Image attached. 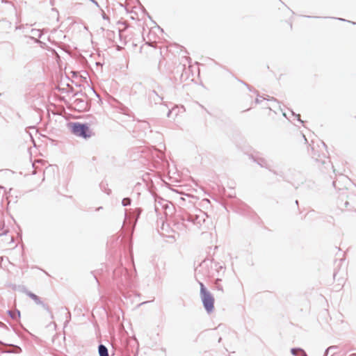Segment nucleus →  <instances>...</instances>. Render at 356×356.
Masks as SVG:
<instances>
[{"mask_svg":"<svg viewBox=\"0 0 356 356\" xmlns=\"http://www.w3.org/2000/svg\"><path fill=\"white\" fill-rule=\"evenodd\" d=\"M291 143L293 147L297 151L302 152L305 149H309L305 136L300 131L292 136Z\"/></svg>","mask_w":356,"mask_h":356,"instance_id":"obj_1","label":"nucleus"},{"mask_svg":"<svg viewBox=\"0 0 356 356\" xmlns=\"http://www.w3.org/2000/svg\"><path fill=\"white\" fill-rule=\"evenodd\" d=\"M200 285L202 301L206 310L210 313L214 308V298L213 296L205 289L202 283L200 282Z\"/></svg>","mask_w":356,"mask_h":356,"instance_id":"obj_2","label":"nucleus"},{"mask_svg":"<svg viewBox=\"0 0 356 356\" xmlns=\"http://www.w3.org/2000/svg\"><path fill=\"white\" fill-rule=\"evenodd\" d=\"M73 133L79 136H82L83 138L90 137L91 135V132L89 130V128L81 124H74L72 127Z\"/></svg>","mask_w":356,"mask_h":356,"instance_id":"obj_3","label":"nucleus"},{"mask_svg":"<svg viewBox=\"0 0 356 356\" xmlns=\"http://www.w3.org/2000/svg\"><path fill=\"white\" fill-rule=\"evenodd\" d=\"M311 150H312V152H311L312 158L314 159L316 161L319 160L321 158V156L324 155L323 146L321 147L320 146H317V147H316L314 146H312Z\"/></svg>","mask_w":356,"mask_h":356,"instance_id":"obj_4","label":"nucleus"},{"mask_svg":"<svg viewBox=\"0 0 356 356\" xmlns=\"http://www.w3.org/2000/svg\"><path fill=\"white\" fill-rule=\"evenodd\" d=\"M99 356H108V350L104 345L99 346Z\"/></svg>","mask_w":356,"mask_h":356,"instance_id":"obj_5","label":"nucleus"},{"mask_svg":"<svg viewBox=\"0 0 356 356\" xmlns=\"http://www.w3.org/2000/svg\"><path fill=\"white\" fill-rule=\"evenodd\" d=\"M130 203H131V200L129 198H124L122 200V204L124 206H127V205L130 204Z\"/></svg>","mask_w":356,"mask_h":356,"instance_id":"obj_6","label":"nucleus"},{"mask_svg":"<svg viewBox=\"0 0 356 356\" xmlns=\"http://www.w3.org/2000/svg\"><path fill=\"white\" fill-rule=\"evenodd\" d=\"M29 296H30L33 300H35V301H36V302L39 300L38 297L36 295L33 294V293H30L29 294Z\"/></svg>","mask_w":356,"mask_h":356,"instance_id":"obj_7","label":"nucleus"},{"mask_svg":"<svg viewBox=\"0 0 356 356\" xmlns=\"http://www.w3.org/2000/svg\"><path fill=\"white\" fill-rule=\"evenodd\" d=\"M95 282H96L97 284H99V281H98V280H97L96 277H95Z\"/></svg>","mask_w":356,"mask_h":356,"instance_id":"obj_8","label":"nucleus"},{"mask_svg":"<svg viewBox=\"0 0 356 356\" xmlns=\"http://www.w3.org/2000/svg\"><path fill=\"white\" fill-rule=\"evenodd\" d=\"M17 315H18V316H20V313H19V312H17Z\"/></svg>","mask_w":356,"mask_h":356,"instance_id":"obj_9","label":"nucleus"}]
</instances>
